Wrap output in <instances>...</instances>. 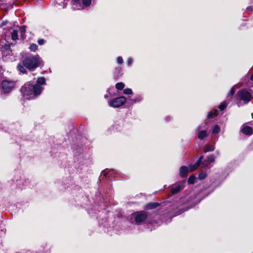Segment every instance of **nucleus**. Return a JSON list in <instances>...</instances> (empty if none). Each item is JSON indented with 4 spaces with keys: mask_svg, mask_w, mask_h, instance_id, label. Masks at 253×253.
I'll return each instance as SVG.
<instances>
[{
    "mask_svg": "<svg viewBox=\"0 0 253 253\" xmlns=\"http://www.w3.org/2000/svg\"><path fill=\"white\" fill-rule=\"evenodd\" d=\"M42 89V87H40L38 85H34L31 82H28L21 87L20 91L24 97L27 99H30L39 95Z\"/></svg>",
    "mask_w": 253,
    "mask_h": 253,
    "instance_id": "nucleus-1",
    "label": "nucleus"
},
{
    "mask_svg": "<svg viewBox=\"0 0 253 253\" xmlns=\"http://www.w3.org/2000/svg\"><path fill=\"white\" fill-rule=\"evenodd\" d=\"M23 65L30 71H34L38 67L43 65V61L38 55H30L23 60Z\"/></svg>",
    "mask_w": 253,
    "mask_h": 253,
    "instance_id": "nucleus-2",
    "label": "nucleus"
},
{
    "mask_svg": "<svg viewBox=\"0 0 253 253\" xmlns=\"http://www.w3.org/2000/svg\"><path fill=\"white\" fill-rule=\"evenodd\" d=\"M203 159V156H201L195 164L190 165L189 168L185 166L181 167L180 169V175L184 177L186 175L189 171H192L195 170L201 165Z\"/></svg>",
    "mask_w": 253,
    "mask_h": 253,
    "instance_id": "nucleus-3",
    "label": "nucleus"
},
{
    "mask_svg": "<svg viewBox=\"0 0 253 253\" xmlns=\"http://www.w3.org/2000/svg\"><path fill=\"white\" fill-rule=\"evenodd\" d=\"M147 217V214L146 212L144 211H141L131 214L129 220L131 223H139L144 221Z\"/></svg>",
    "mask_w": 253,
    "mask_h": 253,
    "instance_id": "nucleus-4",
    "label": "nucleus"
},
{
    "mask_svg": "<svg viewBox=\"0 0 253 253\" xmlns=\"http://www.w3.org/2000/svg\"><path fill=\"white\" fill-rule=\"evenodd\" d=\"M91 1H71L70 4L73 10H81L91 4Z\"/></svg>",
    "mask_w": 253,
    "mask_h": 253,
    "instance_id": "nucleus-5",
    "label": "nucleus"
},
{
    "mask_svg": "<svg viewBox=\"0 0 253 253\" xmlns=\"http://www.w3.org/2000/svg\"><path fill=\"white\" fill-rule=\"evenodd\" d=\"M240 99L245 102H249L253 96V92L251 90L243 89L239 91L237 94Z\"/></svg>",
    "mask_w": 253,
    "mask_h": 253,
    "instance_id": "nucleus-6",
    "label": "nucleus"
},
{
    "mask_svg": "<svg viewBox=\"0 0 253 253\" xmlns=\"http://www.w3.org/2000/svg\"><path fill=\"white\" fill-rule=\"evenodd\" d=\"M1 88L4 93H8L11 91L15 85V82L9 80H5L2 81Z\"/></svg>",
    "mask_w": 253,
    "mask_h": 253,
    "instance_id": "nucleus-7",
    "label": "nucleus"
},
{
    "mask_svg": "<svg viewBox=\"0 0 253 253\" xmlns=\"http://www.w3.org/2000/svg\"><path fill=\"white\" fill-rule=\"evenodd\" d=\"M126 102V98L124 96L117 97L108 102L110 107L117 108L122 106Z\"/></svg>",
    "mask_w": 253,
    "mask_h": 253,
    "instance_id": "nucleus-8",
    "label": "nucleus"
},
{
    "mask_svg": "<svg viewBox=\"0 0 253 253\" xmlns=\"http://www.w3.org/2000/svg\"><path fill=\"white\" fill-rule=\"evenodd\" d=\"M215 157L213 155H211L208 156L205 161L201 164L202 167L204 168H210L211 164L214 162Z\"/></svg>",
    "mask_w": 253,
    "mask_h": 253,
    "instance_id": "nucleus-9",
    "label": "nucleus"
},
{
    "mask_svg": "<svg viewBox=\"0 0 253 253\" xmlns=\"http://www.w3.org/2000/svg\"><path fill=\"white\" fill-rule=\"evenodd\" d=\"M183 188L182 183H178L174 185L171 189V192L172 194L177 193L180 190Z\"/></svg>",
    "mask_w": 253,
    "mask_h": 253,
    "instance_id": "nucleus-10",
    "label": "nucleus"
},
{
    "mask_svg": "<svg viewBox=\"0 0 253 253\" xmlns=\"http://www.w3.org/2000/svg\"><path fill=\"white\" fill-rule=\"evenodd\" d=\"M241 131L246 135H251L253 133V129L250 126H243Z\"/></svg>",
    "mask_w": 253,
    "mask_h": 253,
    "instance_id": "nucleus-11",
    "label": "nucleus"
},
{
    "mask_svg": "<svg viewBox=\"0 0 253 253\" xmlns=\"http://www.w3.org/2000/svg\"><path fill=\"white\" fill-rule=\"evenodd\" d=\"M2 42L3 43L1 44V51L2 53L4 54L5 51H7V54H9L10 52H11V51L10 50V44L3 43V42Z\"/></svg>",
    "mask_w": 253,
    "mask_h": 253,
    "instance_id": "nucleus-12",
    "label": "nucleus"
},
{
    "mask_svg": "<svg viewBox=\"0 0 253 253\" xmlns=\"http://www.w3.org/2000/svg\"><path fill=\"white\" fill-rule=\"evenodd\" d=\"M160 204L158 203H149L145 205V210H152L158 207Z\"/></svg>",
    "mask_w": 253,
    "mask_h": 253,
    "instance_id": "nucleus-13",
    "label": "nucleus"
},
{
    "mask_svg": "<svg viewBox=\"0 0 253 253\" xmlns=\"http://www.w3.org/2000/svg\"><path fill=\"white\" fill-rule=\"evenodd\" d=\"M54 3V6L58 9L64 8L66 6L67 3L64 1H59Z\"/></svg>",
    "mask_w": 253,
    "mask_h": 253,
    "instance_id": "nucleus-14",
    "label": "nucleus"
},
{
    "mask_svg": "<svg viewBox=\"0 0 253 253\" xmlns=\"http://www.w3.org/2000/svg\"><path fill=\"white\" fill-rule=\"evenodd\" d=\"M45 84V80L43 77H40L38 78L37 81V83L34 84V85H38L40 87H42V85Z\"/></svg>",
    "mask_w": 253,
    "mask_h": 253,
    "instance_id": "nucleus-15",
    "label": "nucleus"
},
{
    "mask_svg": "<svg viewBox=\"0 0 253 253\" xmlns=\"http://www.w3.org/2000/svg\"><path fill=\"white\" fill-rule=\"evenodd\" d=\"M11 39L12 40H16L18 39V31L16 30H13L11 33Z\"/></svg>",
    "mask_w": 253,
    "mask_h": 253,
    "instance_id": "nucleus-16",
    "label": "nucleus"
},
{
    "mask_svg": "<svg viewBox=\"0 0 253 253\" xmlns=\"http://www.w3.org/2000/svg\"><path fill=\"white\" fill-rule=\"evenodd\" d=\"M235 87H236V85L233 86L231 88V89H230L229 92L228 93V94L227 96V98L228 99H231L232 98V95L234 94L235 91Z\"/></svg>",
    "mask_w": 253,
    "mask_h": 253,
    "instance_id": "nucleus-17",
    "label": "nucleus"
},
{
    "mask_svg": "<svg viewBox=\"0 0 253 253\" xmlns=\"http://www.w3.org/2000/svg\"><path fill=\"white\" fill-rule=\"evenodd\" d=\"M207 136V133L206 130H202L199 132L198 134V138L200 139H203L204 138Z\"/></svg>",
    "mask_w": 253,
    "mask_h": 253,
    "instance_id": "nucleus-18",
    "label": "nucleus"
},
{
    "mask_svg": "<svg viewBox=\"0 0 253 253\" xmlns=\"http://www.w3.org/2000/svg\"><path fill=\"white\" fill-rule=\"evenodd\" d=\"M214 149V147L212 145H206L204 147V152L212 151Z\"/></svg>",
    "mask_w": 253,
    "mask_h": 253,
    "instance_id": "nucleus-19",
    "label": "nucleus"
},
{
    "mask_svg": "<svg viewBox=\"0 0 253 253\" xmlns=\"http://www.w3.org/2000/svg\"><path fill=\"white\" fill-rule=\"evenodd\" d=\"M25 66L24 67L23 65H22L21 64H18L17 66V68L18 70L20 72H21L23 74L26 73V70L25 68Z\"/></svg>",
    "mask_w": 253,
    "mask_h": 253,
    "instance_id": "nucleus-20",
    "label": "nucleus"
},
{
    "mask_svg": "<svg viewBox=\"0 0 253 253\" xmlns=\"http://www.w3.org/2000/svg\"><path fill=\"white\" fill-rule=\"evenodd\" d=\"M218 110H215L213 113H212V112H209L208 115L207 117L208 119H210V118L213 117L214 116H216L218 115Z\"/></svg>",
    "mask_w": 253,
    "mask_h": 253,
    "instance_id": "nucleus-21",
    "label": "nucleus"
},
{
    "mask_svg": "<svg viewBox=\"0 0 253 253\" xmlns=\"http://www.w3.org/2000/svg\"><path fill=\"white\" fill-rule=\"evenodd\" d=\"M125 87V84L123 83H118L116 84V87L118 90H122Z\"/></svg>",
    "mask_w": 253,
    "mask_h": 253,
    "instance_id": "nucleus-22",
    "label": "nucleus"
},
{
    "mask_svg": "<svg viewBox=\"0 0 253 253\" xmlns=\"http://www.w3.org/2000/svg\"><path fill=\"white\" fill-rule=\"evenodd\" d=\"M220 128L218 125H215L212 129V133L213 134H217L219 132Z\"/></svg>",
    "mask_w": 253,
    "mask_h": 253,
    "instance_id": "nucleus-23",
    "label": "nucleus"
},
{
    "mask_svg": "<svg viewBox=\"0 0 253 253\" xmlns=\"http://www.w3.org/2000/svg\"><path fill=\"white\" fill-rule=\"evenodd\" d=\"M227 105L226 102L223 101L219 105L218 108L221 111L223 110L226 107Z\"/></svg>",
    "mask_w": 253,
    "mask_h": 253,
    "instance_id": "nucleus-24",
    "label": "nucleus"
},
{
    "mask_svg": "<svg viewBox=\"0 0 253 253\" xmlns=\"http://www.w3.org/2000/svg\"><path fill=\"white\" fill-rule=\"evenodd\" d=\"M31 51H35L38 49V45L36 44L32 43L29 47Z\"/></svg>",
    "mask_w": 253,
    "mask_h": 253,
    "instance_id": "nucleus-25",
    "label": "nucleus"
},
{
    "mask_svg": "<svg viewBox=\"0 0 253 253\" xmlns=\"http://www.w3.org/2000/svg\"><path fill=\"white\" fill-rule=\"evenodd\" d=\"M195 177L194 176H190L188 179V182L189 184H193L195 182Z\"/></svg>",
    "mask_w": 253,
    "mask_h": 253,
    "instance_id": "nucleus-26",
    "label": "nucleus"
},
{
    "mask_svg": "<svg viewBox=\"0 0 253 253\" xmlns=\"http://www.w3.org/2000/svg\"><path fill=\"white\" fill-rule=\"evenodd\" d=\"M124 93L125 94H132V91L130 88H126L124 90Z\"/></svg>",
    "mask_w": 253,
    "mask_h": 253,
    "instance_id": "nucleus-27",
    "label": "nucleus"
},
{
    "mask_svg": "<svg viewBox=\"0 0 253 253\" xmlns=\"http://www.w3.org/2000/svg\"><path fill=\"white\" fill-rule=\"evenodd\" d=\"M207 174L205 173L202 172L199 174L198 178L200 180L204 179L206 177Z\"/></svg>",
    "mask_w": 253,
    "mask_h": 253,
    "instance_id": "nucleus-28",
    "label": "nucleus"
},
{
    "mask_svg": "<svg viewBox=\"0 0 253 253\" xmlns=\"http://www.w3.org/2000/svg\"><path fill=\"white\" fill-rule=\"evenodd\" d=\"M44 42H45L44 40L43 39H39L38 41V43L40 45H43L44 43Z\"/></svg>",
    "mask_w": 253,
    "mask_h": 253,
    "instance_id": "nucleus-29",
    "label": "nucleus"
},
{
    "mask_svg": "<svg viewBox=\"0 0 253 253\" xmlns=\"http://www.w3.org/2000/svg\"><path fill=\"white\" fill-rule=\"evenodd\" d=\"M142 99V97L139 95L138 97H136V98L133 101V102H139Z\"/></svg>",
    "mask_w": 253,
    "mask_h": 253,
    "instance_id": "nucleus-30",
    "label": "nucleus"
},
{
    "mask_svg": "<svg viewBox=\"0 0 253 253\" xmlns=\"http://www.w3.org/2000/svg\"><path fill=\"white\" fill-rule=\"evenodd\" d=\"M117 62L119 64H122L123 62V58L121 56H119L117 58Z\"/></svg>",
    "mask_w": 253,
    "mask_h": 253,
    "instance_id": "nucleus-31",
    "label": "nucleus"
},
{
    "mask_svg": "<svg viewBox=\"0 0 253 253\" xmlns=\"http://www.w3.org/2000/svg\"><path fill=\"white\" fill-rule=\"evenodd\" d=\"M20 30L22 34H24L26 32V28L24 27H21Z\"/></svg>",
    "mask_w": 253,
    "mask_h": 253,
    "instance_id": "nucleus-32",
    "label": "nucleus"
},
{
    "mask_svg": "<svg viewBox=\"0 0 253 253\" xmlns=\"http://www.w3.org/2000/svg\"><path fill=\"white\" fill-rule=\"evenodd\" d=\"M132 63V59L131 58H129L128 59H127V64L128 66H129L130 64H131V63Z\"/></svg>",
    "mask_w": 253,
    "mask_h": 253,
    "instance_id": "nucleus-33",
    "label": "nucleus"
},
{
    "mask_svg": "<svg viewBox=\"0 0 253 253\" xmlns=\"http://www.w3.org/2000/svg\"><path fill=\"white\" fill-rule=\"evenodd\" d=\"M247 9L249 11H252V6H248L247 7Z\"/></svg>",
    "mask_w": 253,
    "mask_h": 253,
    "instance_id": "nucleus-34",
    "label": "nucleus"
},
{
    "mask_svg": "<svg viewBox=\"0 0 253 253\" xmlns=\"http://www.w3.org/2000/svg\"><path fill=\"white\" fill-rule=\"evenodd\" d=\"M6 22H2V23L0 25V27H2L3 26L5 25Z\"/></svg>",
    "mask_w": 253,
    "mask_h": 253,
    "instance_id": "nucleus-35",
    "label": "nucleus"
},
{
    "mask_svg": "<svg viewBox=\"0 0 253 253\" xmlns=\"http://www.w3.org/2000/svg\"><path fill=\"white\" fill-rule=\"evenodd\" d=\"M106 171L105 170L102 171L101 172V174H103L104 175H106Z\"/></svg>",
    "mask_w": 253,
    "mask_h": 253,
    "instance_id": "nucleus-36",
    "label": "nucleus"
},
{
    "mask_svg": "<svg viewBox=\"0 0 253 253\" xmlns=\"http://www.w3.org/2000/svg\"><path fill=\"white\" fill-rule=\"evenodd\" d=\"M250 79L251 80L253 81V74L251 75Z\"/></svg>",
    "mask_w": 253,
    "mask_h": 253,
    "instance_id": "nucleus-37",
    "label": "nucleus"
},
{
    "mask_svg": "<svg viewBox=\"0 0 253 253\" xmlns=\"http://www.w3.org/2000/svg\"><path fill=\"white\" fill-rule=\"evenodd\" d=\"M252 117L253 118V113L252 114Z\"/></svg>",
    "mask_w": 253,
    "mask_h": 253,
    "instance_id": "nucleus-38",
    "label": "nucleus"
}]
</instances>
